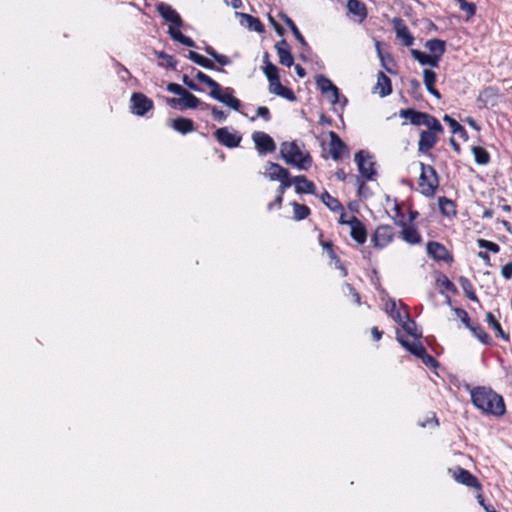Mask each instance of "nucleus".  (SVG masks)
Segmentation results:
<instances>
[{
  "label": "nucleus",
  "instance_id": "1",
  "mask_svg": "<svg viewBox=\"0 0 512 512\" xmlns=\"http://www.w3.org/2000/svg\"><path fill=\"white\" fill-rule=\"evenodd\" d=\"M399 116L409 120L413 126L426 127V129L419 132L417 149L421 154H429L438 143L440 136L444 133V127L441 122L435 116L413 108L401 109Z\"/></svg>",
  "mask_w": 512,
  "mask_h": 512
},
{
  "label": "nucleus",
  "instance_id": "2",
  "mask_svg": "<svg viewBox=\"0 0 512 512\" xmlns=\"http://www.w3.org/2000/svg\"><path fill=\"white\" fill-rule=\"evenodd\" d=\"M473 405L483 413L502 416L505 413L503 397L489 387L477 386L470 390Z\"/></svg>",
  "mask_w": 512,
  "mask_h": 512
},
{
  "label": "nucleus",
  "instance_id": "3",
  "mask_svg": "<svg viewBox=\"0 0 512 512\" xmlns=\"http://www.w3.org/2000/svg\"><path fill=\"white\" fill-rule=\"evenodd\" d=\"M156 10L164 21L170 24L168 34L173 40L187 47L196 46L195 41L192 38L185 36L181 32V28L184 26V21L180 14L171 5L165 2H159L156 5Z\"/></svg>",
  "mask_w": 512,
  "mask_h": 512
},
{
  "label": "nucleus",
  "instance_id": "4",
  "mask_svg": "<svg viewBox=\"0 0 512 512\" xmlns=\"http://www.w3.org/2000/svg\"><path fill=\"white\" fill-rule=\"evenodd\" d=\"M280 154L288 165L301 170H307L312 165V157L308 152H303L295 141L283 142Z\"/></svg>",
  "mask_w": 512,
  "mask_h": 512
},
{
  "label": "nucleus",
  "instance_id": "5",
  "mask_svg": "<svg viewBox=\"0 0 512 512\" xmlns=\"http://www.w3.org/2000/svg\"><path fill=\"white\" fill-rule=\"evenodd\" d=\"M420 175L418 179L419 191L425 197H433L439 187V176L432 165L420 162Z\"/></svg>",
  "mask_w": 512,
  "mask_h": 512
},
{
  "label": "nucleus",
  "instance_id": "6",
  "mask_svg": "<svg viewBox=\"0 0 512 512\" xmlns=\"http://www.w3.org/2000/svg\"><path fill=\"white\" fill-rule=\"evenodd\" d=\"M395 237L394 228L388 224L378 225L371 237L374 248L383 249L393 242Z\"/></svg>",
  "mask_w": 512,
  "mask_h": 512
},
{
  "label": "nucleus",
  "instance_id": "7",
  "mask_svg": "<svg viewBox=\"0 0 512 512\" xmlns=\"http://www.w3.org/2000/svg\"><path fill=\"white\" fill-rule=\"evenodd\" d=\"M354 160L358 166L361 177L370 181L374 180L377 173L374 168V162L371 161L370 154L364 150H360L355 153Z\"/></svg>",
  "mask_w": 512,
  "mask_h": 512
},
{
  "label": "nucleus",
  "instance_id": "8",
  "mask_svg": "<svg viewBox=\"0 0 512 512\" xmlns=\"http://www.w3.org/2000/svg\"><path fill=\"white\" fill-rule=\"evenodd\" d=\"M213 135L218 143L227 148L238 147L242 140V136L237 131H232L229 127L218 128Z\"/></svg>",
  "mask_w": 512,
  "mask_h": 512
},
{
  "label": "nucleus",
  "instance_id": "9",
  "mask_svg": "<svg viewBox=\"0 0 512 512\" xmlns=\"http://www.w3.org/2000/svg\"><path fill=\"white\" fill-rule=\"evenodd\" d=\"M234 90L230 87L223 88L220 85L219 90H210L209 95L216 99L219 102L224 103L231 109L235 111H239L241 108V102L238 98H236L234 95Z\"/></svg>",
  "mask_w": 512,
  "mask_h": 512
},
{
  "label": "nucleus",
  "instance_id": "10",
  "mask_svg": "<svg viewBox=\"0 0 512 512\" xmlns=\"http://www.w3.org/2000/svg\"><path fill=\"white\" fill-rule=\"evenodd\" d=\"M427 254L436 262L451 264L454 261L453 255L440 242L429 241L426 245Z\"/></svg>",
  "mask_w": 512,
  "mask_h": 512
},
{
  "label": "nucleus",
  "instance_id": "11",
  "mask_svg": "<svg viewBox=\"0 0 512 512\" xmlns=\"http://www.w3.org/2000/svg\"><path fill=\"white\" fill-rule=\"evenodd\" d=\"M451 472L452 477L456 482L465 485L469 488H473L479 492L482 490V484L480 483L478 478L467 469L457 466L453 470H451Z\"/></svg>",
  "mask_w": 512,
  "mask_h": 512
},
{
  "label": "nucleus",
  "instance_id": "12",
  "mask_svg": "<svg viewBox=\"0 0 512 512\" xmlns=\"http://www.w3.org/2000/svg\"><path fill=\"white\" fill-rule=\"evenodd\" d=\"M154 102L141 92H134L131 96V112L137 116H144L153 110Z\"/></svg>",
  "mask_w": 512,
  "mask_h": 512
},
{
  "label": "nucleus",
  "instance_id": "13",
  "mask_svg": "<svg viewBox=\"0 0 512 512\" xmlns=\"http://www.w3.org/2000/svg\"><path fill=\"white\" fill-rule=\"evenodd\" d=\"M500 91L498 87L488 86L480 91L476 103L479 109L494 107L498 103Z\"/></svg>",
  "mask_w": 512,
  "mask_h": 512
},
{
  "label": "nucleus",
  "instance_id": "14",
  "mask_svg": "<svg viewBox=\"0 0 512 512\" xmlns=\"http://www.w3.org/2000/svg\"><path fill=\"white\" fill-rule=\"evenodd\" d=\"M252 140L259 154L265 155L273 153L276 150V144L273 138L262 131H256L252 134Z\"/></svg>",
  "mask_w": 512,
  "mask_h": 512
},
{
  "label": "nucleus",
  "instance_id": "15",
  "mask_svg": "<svg viewBox=\"0 0 512 512\" xmlns=\"http://www.w3.org/2000/svg\"><path fill=\"white\" fill-rule=\"evenodd\" d=\"M395 224L402 228L400 236L406 243L417 245L422 242V236L413 224H408L405 220H395Z\"/></svg>",
  "mask_w": 512,
  "mask_h": 512
},
{
  "label": "nucleus",
  "instance_id": "16",
  "mask_svg": "<svg viewBox=\"0 0 512 512\" xmlns=\"http://www.w3.org/2000/svg\"><path fill=\"white\" fill-rule=\"evenodd\" d=\"M330 144L329 152L333 160L338 161L342 159L344 154H348L349 150L346 143L334 132H329Z\"/></svg>",
  "mask_w": 512,
  "mask_h": 512
},
{
  "label": "nucleus",
  "instance_id": "17",
  "mask_svg": "<svg viewBox=\"0 0 512 512\" xmlns=\"http://www.w3.org/2000/svg\"><path fill=\"white\" fill-rule=\"evenodd\" d=\"M350 226V236L358 244L363 245L367 241V229L364 223L356 216H351L348 222Z\"/></svg>",
  "mask_w": 512,
  "mask_h": 512
},
{
  "label": "nucleus",
  "instance_id": "18",
  "mask_svg": "<svg viewBox=\"0 0 512 512\" xmlns=\"http://www.w3.org/2000/svg\"><path fill=\"white\" fill-rule=\"evenodd\" d=\"M392 24L397 39L401 40L404 46L410 47L414 42V36L411 34L405 21L400 17H395L392 20Z\"/></svg>",
  "mask_w": 512,
  "mask_h": 512
},
{
  "label": "nucleus",
  "instance_id": "19",
  "mask_svg": "<svg viewBox=\"0 0 512 512\" xmlns=\"http://www.w3.org/2000/svg\"><path fill=\"white\" fill-rule=\"evenodd\" d=\"M316 85L318 89L325 94L331 103L335 104L339 99V89L332 83L330 79L324 75H318L316 77Z\"/></svg>",
  "mask_w": 512,
  "mask_h": 512
},
{
  "label": "nucleus",
  "instance_id": "20",
  "mask_svg": "<svg viewBox=\"0 0 512 512\" xmlns=\"http://www.w3.org/2000/svg\"><path fill=\"white\" fill-rule=\"evenodd\" d=\"M477 245L481 249H486V251H479L477 256L484 262L486 266L491 267V257L488 252L497 254L500 252V246L493 241H489L483 238L477 239Z\"/></svg>",
  "mask_w": 512,
  "mask_h": 512
},
{
  "label": "nucleus",
  "instance_id": "21",
  "mask_svg": "<svg viewBox=\"0 0 512 512\" xmlns=\"http://www.w3.org/2000/svg\"><path fill=\"white\" fill-rule=\"evenodd\" d=\"M497 312H499V310H497ZM499 317L500 313H498L497 317L493 312L489 311L485 314V321L487 322L488 327L494 331L495 337L500 338L505 342H510V335L502 328Z\"/></svg>",
  "mask_w": 512,
  "mask_h": 512
},
{
  "label": "nucleus",
  "instance_id": "22",
  "mask_svg": "<svg viewBox=\"0 0 512 512\" xmlns=\"http://www.w3.org/2000/svg\"><path fill=\"white\" fill-rule=\"evenodd\" d=\"M275 49L279 57V63L286 67L294 65V58L291 53V47L289 43L282 39L275 44Z\"/></svg>",
  "mask_w": 512,
  "mask_h": 512
},
{
  "label": "nucleus",
  "instance_id": "23",
  "mask_svg": "<svg viewBox=\"0 0 512 512\" xmlns=\"http://www.w3.org/2000/svg\"><path fill=\"white\" fill-rule=\"evenodd\" d=\"M373 91L380 97H386L392 93L391 79L384 72H378L377 82L373 88Z\"/></svg>",
  "mask_w": 512,
  "mask_h": 512
},
{
  "label": "nucleus",
  "instance_id": "24",
  "mask_svg": "<svg viewBox=\"0 0 512 512\" xmlns=\"http://www.w3.org/2000/svg\"><path fill=\"white\" fill-rule=\"evenodd\" d=\"M289 170L282 167L278 163L268 162L265 167L264 176L270 181H278L282 178H287Z\"/></svg>",
  "mask_w": 512,
  "mask_h": 512
},
{
  "label": "nucleus",
  "instance_id": "25",
  "mask_svg": "<svg viewBox=\"0 0 512 512\" xmlns=\"http://www.w3.org/2000/svg\"><path fill=\"white\" fill-rule=\"evenodd\" d=\"M295 191L298 194H316L315 184L305 175L294 176Z\"/></svg>",
  "mask_w": 512,
  "mask_h": 512
},
{
  "label": "nucleus",
  "instance_id": "26",
  "mask_svg": "<svg viewBox=\"0 0 512 512\" xmlns=\"http://www.w3.org/2000/svg\"><path fill=\"white\" fill-rule=\"evenodd\" d=\"M347 9L353 14L359 23H362L368 16L367 6L360 0H348Z\"/></svg>",
  "mask_w": 512,
  "mask_h": 512
},
{
  "label": "nucleus",
  "instance_id": "27",
  "mask_svg": "<svg viewBox=\"0 0 512 512\" xmlns=\"http://www.w3.org/2000/svg\"><path fill=\"white\" fill-rule=\"evenodd\" d=\"M269 91L277 96H280L282 98H285L289 101H295L296 96L294 92L281 84L280 78H278L275 81L269 82Z\"/></svg>",
  "mask_w": 512,
  "mask_h": 512
},
{
  "label": "nucleus",
  "instance_id": "28",
  "mask_svg": "<svg viewBox=\"0 0 512 512\" xmlns=\"http://www.w3.org/2000/svg\"><path fill=\"white\" fill-rule=\"evenodd\" d=\"M279 17L290 28L294 37L300 43V45L303 47V49L309 50L310 49L309 44L307 43L304 36L299 31V29L296 26V24L294 23V21L287 14H285L283 12L279 13Z\"/></svg>",
  "mask_w": 512,
  "mask_h": 512
},
{
  "label": "nucleus",
  "instance_id": "29",
  "mask_svg": "<svg viewBox=\"0 0 512 512\" xmlns=\"http://www.w3.org/2000/svg\"><path fill=\"white\" fill-rule=\"evenodd\" d=\"M171 127L181 134H188L195 130L194 122L191 119L184 117L172 119Z\"/></svg>",
  "mask_w": 512,
  "mask_h": 512
},
{
  "label": "nucleus",
  "instance_id": "30",
  "mask_svg": "<svg viewBox=\"0 0 512 512\" xmlns=\"http://www.w3.org/2000/svg\"><path fill=\"white\" fill-rule=\"evenodd\" d=\"M423 77H424V84L427 89V91L433 95L435 98L440 99L441 94L440 92L435 88V83L437 80V75L433 70L430 69H424L423 71Z\"/></svg>",
  "mask_w": 512,
  "mask_h": 512
},
{
  "label": "nucleus",
  "instance_id": "31",
  "mask_svg": "<svg viewBox=\"0 0 512 512\" xmlns=\"http://www.w3.org/2000/svg\"><path fill=\"white\" fill-rule=\"evenodd\" d=\"M411 54L421 65L437 67L440 61L439 55H429L417 49H411Z\"/></svg>",
  "mask_w": 512,
  "mask_h": 512
},
{
  "label": "nucleus",
  "instance_id": "32",
  "mask_svg": "<svg viewBox=\"0 0 512 512\" xmlns=\"http://www.w3.org/2000/svg\"><path fill=\"white\" fill-rule=\"evenodd\" d=\"M188 58L193 61L194 63H196L197 65L205 68V69H209V70H217V71H221V72H224V69L222 68H218L214 62L204 56H202L201 54L195 52V51H189L188 53Z\"/></svg>",
  "mask_w": 512,
  "mask_h": 512
},
{
  "label": "nucleus",
  "instance_id": "33",
  "mask_svg": "<svg viewBox=\"0 0 512 512\" xmlns=\"http://www.w3.org/2000/svg\"><path fill=\"white\" fill-rule=\"evenodd\" d=\"M439 210L445 217L452 218L457 215L456 204L453 200L448 199L445 196L439 197L438 199Z\"/></svg>",
  "mask_w": 512,
  "mask_h": 512
},
{
  "label": "nucleus",
  "instance_id": "34",
  "mask_svg": "<svg viewBox=\"0 0 512 512\" xmlns=\"http://www.w3.org/2000/svg\"><path fill=\"white\" fill-rule=\"evenodd\" d=\"M468 329L483 345L492 346L494 344L490 335L483 329L480 324L472 323Z\"/></svg>",
  "mask_w": 512,
  "mask_h": 512
},
{
  "label": "nucleus",
  "instance_id": "35",
  "mask_svg": "<svg viewBox=\"0 0 512 512\" xmlns=\"http://www.w3.org/2000/svg\"><path fill=\"white\" fill-rule=\"evenodd\" d=\"M403 309H404L405 319L402 321V323H400L401 327L410 336H412L416 339L420 338L422 336V334L417 331L416 322L410 318V314L407 311L406 307H403Z\"/></svg>",
  "mask_w": 512,
  "mask_h": 512
},
{
  "label": "nucleus",
  "instance_id": "36",
  "mask_svg": "<svg viewBox=\"0 0 512 512\" xmlns=\"http://www.w3.org/2000/svg\"><path fill=\"white\" fill-rule=\"evenodd\" d=\"M443 121L448 124L452 134L458 135L460 138L464 140L468 139V133L466 129L457 120L445 114L443 117Z\"/></svg>",
  "mask_w": 512,
  "mask_h": 512
},
{
  "label": "nucleus",
  "instance_id": "37",
  "mask_svg": "<svg viewBox=\"0 0 512 512\" xmlns=\"http://www.w3.org/2000/svg\"><path fill=\"white\" fill-rule=\"evenodd\" d=\"M458 283H459L460 287L462 288L463 293L469 300H471L473 302L479 301L478 296L476 295L474 286H473L472 282L467 277L460 276L458 278Z\"/></svg>",
  "mask_w": 512,
  "mask_h": 512
},
{
  "label": "nucleus",
  "instance_id": "38",
  "mask_svg": "<svg viewBox=\"0 0 512 512\" xmlns=\"http://www.w3.org/2000/svg\"><path fill=\"white\" fill-rule=\"evenodd\" d=\"M179 101H181V110L184 109H196L200 106L201 101L194 94L190 93L188 90L180 96Z\"/></svg>",
  "mask_w": 512,
  "mask_h": 512
},
{
  "label": "nucleus",
  "instance_id": "39",
  "mask_svg": "<svg viewBox=\"0 0 512 512\" xmlns=\"http://www.w3.org/2000/svg\"><path fill=\"white\" fill-rule=\"evenodd\" d=\"M399 343L412 355L420 358L422 354L426 351V348L421 343H411L407 340H404L402 337L397 338Z\"/></svg>",
  "mask_w": 512,
  "mask_h": 512
},
{
  "label": "nucleus",
  "instance_id": "40",
  "mask_svg": "<svg viewBox=\"0 0 512 512\" xmlns=\"http://www.w3.org/2000/svg\"><path fill=\"white\" fill-rule=\"evenodd\" d=\"M425 47L433 54L439 55V59L445 53L446 44L445 41L441 39H430L426 42Z\"/></svg>",
  "mask_w": 512,
  "mask_h": 512
},
{
  "label": "nucleus",
  "instance_id": "41",
  "mask_svg": "<svg viewBox=\"0 0 512 512\" xmlns=\"http://www.w3.org/2000/svg\"><path fill=\"white\" fill-rule=\"evenodd\" d=\"M471 151L477 164L487 165L490 162V154L484 147L472 146Z\"/></svg>",
  "mask_w": 512,
  "mask_h": 512
},
{
  "label": "nucleus",
  "instance_id": "42",
  "mask_svg": "<svg viewBox=\"0 0 512 512\" xmlns=\"http://www.w3.org/2000/svg\"><path fill=\"white\" fill-rule=\"evenodd\" d=\"M322 202L333 212L343 211L341 202L332 196L328 191H324L321 195Z\"/></svg>",
  "mask_w": 512,
  "mask_h": 512
},
{
  "label": "nucleus",
  "instance_id": "43",
  "mask_svg": "<svg viewBox=\"0 0 512 512\" xmlns=\"http://www.w3.org/2000/svg\"><path fill=\"white\" fill-rule=\"evenodd\" d=\"M293 207V218L296 221H301L308 218L311 214L310 208L305 204H300L296 201L291 202Z\"/></svg>",
  "mask_w": 512,
  "mask_h": 512
},
{
  "label": "nucleus",
  "instance_id": "44",
  "mask_svg": "<svg viewBox=\"0 0 512 512\" xmlns=\"http://www.w3.org/2000/svg\"><path fill=\"white\" fill-rule=\"evenodd\" d=\"M240 15L245 20V23L250 30L256 31L258 33H263L265 31L264 24L260 21L259 18L246 13H241Z\"/></svg>",
  "mask_w": 512,
  "mask_h": 512
},
{
  "label": "nucleus",
  "instance_id": "45",
  "mask_svg": "<svg viewBox=\"0 0 512 512\" xmlns=\"http://www.w3.org/2000/svg\"><path fill=\"white\" fill-rule=\"evenodd\" d=\"M319 244L322 246V248L324 250L327 251V253H328V255H329L331 260H333L335 262H340V258L338 257V255L334 251L333 242L331 240H323V234L322 233H320V235H319Z\"/></svg>",
  "mask_w": 512,
  "mask_h": 512
},
{
  "label": "nucleus",
  "instance_id": "46",
  "mask_svg": "<svg viewBox=\"0 0 512 512\" xmlns=\"http://www.w3.org/2000/svg\"><path fill=\"white\" fill-rule=\"evenodd\" d=\"M158 59L162 60L160 63L161 66L175 69L177 65V60L172 56L164 51L155 52Z\"/></svg>",
  "mask_w": 512,
  "mask_h": 512
},
{
  "label": "nucleus",
  "instance_id": "47",
  "mask_svg": "<svg viewBox=\"0 0 512 512\" xmlns=\"http://www.w3.org/2000/svg\"><path fill=\"white\" fill-rule=\"evenodd\" d=\"M387 312L398 324L402 323V321L405 319L404 310L401 311V309L397 307V304L394 301H392L391 304L387 306Z\"/></svg>",
  "mask_w": 512,
  "mask_h": 512
},
{
  "label": "nucleus",
  "instance_id": "48",
  "mask_svg": "<svg viewBox=\"0 0 512 512\" xmlns=\"http://www.w3.org/2000/svg\"><path fill=\"white\" fill-rule=\"evenodd\" d=\"M263 72L269 82L275 81L278 78H280L278 68L270 61H267L266 65L263 68Z\"/></svg>",
  "mask_w": 512,
  "mask_h": 512
},
{
  "label": "nucleus",
  "instance_id": "49",
  "mask_svg": "<svg viewBox=\"0 0 512 512\" xmlns=\"http://www.w3.org/2000/svg\"><path fill=\"white\" fill-rule=\"evenodd\" d=\"M409 93L415 100H422L423 94L420 82L417 79L409 80Z\"/></svg>",
  "mask_w": 512,
  "mask_h": 512
},
{
  "label": "nucleus",
  "instance_id": "50",
  "mask_svg": "<svg viewBox=\"0 0 512 512\" xmlns=\"http://www.w3.org/2000/svg\"><path fill=\"white\" fill-rule=\"evenodd\" d=\"M278 181L280 182V184L276 189V194H279V196H284L286 190L294 184V177H292L289 172L287 178H282L279 179Z\"/></svg>",
  "mask_w": 512,
  "mask_h": 512
},
{
  "label": "nucleus",
  "instance_id": "51",
  "mask_svg": "<svg viewBox=\"0 0 512 512\" xmlns=\"http://www.w3.org/2000/svg\"><path fill=\"white\" fill-rule=\"evenodd\" d=\"M460 9L465 12L466 20L471 19L476 13V6L474 3L467 2L466 0H462Z\"/></svg>",
  "mask_w": 512,
  "mask_h": 512
},
{
  "label": "nucleus",
  "instance_id": "52",
  "mask_svg": "<svg viewBox=\"0 0 512 512\" xmlns=\"http://www.w3.org/2000/svg\"><path fill=\"white\" fill-rule=\"evenodd\" d=\"M454 312L456 316L461 320V322L465 325L466 328L470 327V325L473 323L466 310L462 308H455Z\"/></svg>",
  "mask_w": 512,
  "mask_h": 512
},
{
  "label": "nucleus",
  "instance_id": "53",
  "mask_svg": "<svg viewBox=\"0 0 512 512\" xmlns=\"http://www.w3.org/2000/svg\"><path fill=\"white\" fill-rule=\"evenodd\" d=\"M419 359H421L423 364H425L427 367L436 368L438 366L437 360L432 355H430L427 350Z\"/></svg>",
  "mask_w": 512,
  "mask_h": 512
},
{
  "label": "nucleus",
  "instance_id": "54",
  "mask_svg": "<svg viewBox=\"0 0 512 512\" xmlns=\"http://www.w3.org/2000/svg\"><path fill=\"white\" fill-rule=\"evenodd\" d=\"M438 281L441 282V285L448 292H451L453 294L457 293V288L455 284L452 281H450L446 275H442L441 279H438Z\"/></svg>",
  "mask_w": 512,
  "mask_h": 512
},
{
  "label": "nucleus",
  "instance_id": "55",
  "mask_svg": "<svg viewBox=\"0 0 512 512\" xmlns=\"http://www.w3.org/2000/svg\"><path fill=\"white\" fill-rule=\"evenodd\" d=\"M283 199V195L279 196V194H276L275 199L267 204V209L269 211H272L273 209H280L283 204Z\"/></svg>",
  "mask_w": 512,
  "mask_h": 512
},
{
  "label": "nucleus",
  "instance_id": "56",
  "mask_svg": "<svg viewBox=\"0 0 512 512\" xmlns=\"http://www.w3.org/2000/svg\"><path fill=\"white\" fill-rule=\"evenodd\" d=\"M211 113H212L213 119L218 122L224 121L227 118L226 113L224 111L220 110L216 106H213L211 108Z\"/></svg>",
  "mask_w": 512,
  "mask_h": 512
},
{
  "label": "nucleus",
  "instance_id": "57",
  "mask_svg": "<svg viewBox=\"0 0 512 512\" xmlns=\"http://www.w3.org/2000/svg\"><path fill=\"white\" fill-rule=\"evenodd\" d=\"M167 90L179 96L183 95L186 92V89H184L181 85L177 83H169L167 85Z\"/></svg>",
  "mask_w": 512,
  "mask_h": 512
},
{
  "label": "nucleus",
  "instance_id": "58",
  "mask_svg": "<svg viewBox=\"0 0 512 512\" xmlns=\"http://www.w3.org/2000/svg\"><path fill=\"white\" fill-rule=\"evenodd\" d=\"M256 116L257 117H261L265 121H270L271 120L270 110L266 106H259L257 108V115Z\"/></svg>",
  "mask_w": 512,
  "mask_h": 512
},
{
  "label": "nucleus",
  "instance_id": "59",
  "mask_svg": "<svg viewBox=\"0 0 512 512\" xmlns=\"http://www.w3.org/2000/svg\"><path fill=\"white\" fill-rule=\"evenodd\" d=\"M357 186H358V191H357L358 196L365 197L366 192L369 190V188L366 185L365 181L360 177H357Z\"/></svg>",
  "mask_w": 512,
  "mask_h": 512
},
{
  "label": "nucleus",
  "instance_id": "60",
  "mask_svg": "<svg viewBox=\"0 0 512 512\" xmlns=\"http://www.w3.org/2000/svg\"><path fill=\"white\" fill-rule=\"evenodd\" d=\"M501 275L506 280H509L512 278V261H510L509 263L502 266Z\"/></svg>",
  "mask_w": 512,
  "mask_h": 512
},
{
  "label": "nucleus",
  "instance_id": "61",
  "mask_svg": "<svg viewBox=\"0 0 512 512\" xmlns=\"http://www.w3.org/2000/svg\"><path fill=\"white\" fill-rule=\"evenodd\" d=\"M182 81L189 89L193 91H201L200 87L193 80H191L189 76L183 75Z\"/></svg>",
  "mask_w": 512,
  "mask_h": 512
},
{
  "label": "nucleus",
  "instance_id": "62",
  "mask_svg": "<svg viewBox=\"0 0 512 512\" xmlns=\"http://www.w3.org/2000/svg\"><path fill=\"white\" fill-rule=\"evenodd\" d=\"M203 84L207 85L210 90H219L220 84L216 82L214 79H212L209 75L204 80Z\"/></svg>",
  "mask_w": 512,
  "mask_h": 512
},
{
  "label": "nucleus",
  "instance_id": "63",
  "mask_svg": "<svg viewBox=\"0 0 512 512\" xmlns=\"http://www.w3.org/2000/svg\"><path fill=\"white\" fill-rule=\"evenodd\" d=\"M217 63H219L222 66L229 65L231 63V60L228 56L217 53L216 57L214 58Z\"/></svg>",
  "mask_w": 512,
  "mask_h": 512
},
{
  "label": "nucleus",
  "instance_id": "64",
  "mask_svg": "<svg viewBox=\"0 0 512 512\" xmlns=\"http://www.w3.org/2000/svg\"><path fill=\"white\" fill-rule=\"evenodd\" d=\"M270 23L273 25L274 30L279 36H283L285 33V29L277 22L275 21L271 16L269 17Z\"/></svg>",
  "mask_w": 512,
  "mask_h": 512
}]
</instances>
